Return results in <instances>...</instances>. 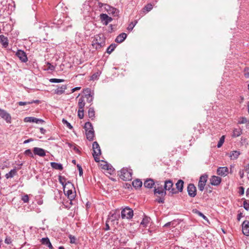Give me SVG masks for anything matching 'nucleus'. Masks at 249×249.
<instances>
[{"mask_svg": "<svg viewBox=\"0 0 249 249\" xmlns=\"http://www.w3.org/2000/svg\"><path fill=\"white\" fill-rule=\"evenodd\" d=\"M132 171L130 169L123 168L120 171V178L124 180L129 181L132 179Z\"/></svg>", "mask_w": 249, "mask_h": 249, "instance_id": "obj_1", "label": "nucleus"}, {"mask_svg": "<svg viewBox=\"0 0 249 249\" xmlns=\"http://www.w3.org/2000/svg\"><path fill=\"white\" fill-rule=\"evenodd\" d=\"M134 215L133 210L128 207H126L122 209L121 217L123 219L130 220L132 218Z\"/></svg>", "mask_w": 249, "mask_h": 249, "instance_id": "obj_2", "label": "nucleus"}, {"mask_svg": "<svg viewBox=\"0 0 249 249\" xmlns=\"http://www.w3.org/2000/svg\"><path fill=\"white\" fill-rule=\"evenodd\" d=\"M92 155L96 162L100 161L99 156L101 154L100 147L97 142H93L92 144Z\"/></svg>", "mask_w": 249, "mask_h": 249, "instance_id": "obj_3", "label": "nucleus"}, {"mask_svg": "<svg viewBox=\"0 0 249 249\" xmlns=\"http://www.w3.org/2000/svg\"><path fill=\"white\" fill-rule=\"evenodd\" d=\"M173 182L170 180H166L164 181V189L165 191H168L171 195L176 194L178 193L177 190L173 187Z\"/></svg>", "mask_w": 249, "mask_h": 249, "instance_id": "obj_4", "label": "nucleus"}, {"mask_svg": "<svg viewBox=\"0 0 249 249\" xmlns=\"http://www.w3.org/2000/svg\"><path fill=\"white\" fill-rule=\"evenodd\" d=\"M99 4L100 7H102L103 5H104L105 9L107 10L108 14L111 15L114 17H117L118 16L119 10L116 8L112 7L107 4H104L101 3H99Z\"/></svg>", "mask_w": 249, "mask_h": 249, "instance_id": "obj_5", "label": "nucleus"}, {"mask_svg": "<svg viewBox=\"0 0 249 249\" xmlns=\"http://www.w3.org/2000/svg\"><path fill=\"white\" fill-rule=\"evenodd\" d=\"M101 38L99 35L95 36L92 42V46L96 50L99 49L104 45V41H101Z\"/></svg>", "mask_w": 249, "mask_h": 249, "instance_id": "obj_6", "label": "nucleus"}, {"mask_svg": "<svg viewBox=\"0 0 249 249\" xmlns=\"http://www.w3.org/2000/svg\"><path fill=\"white\" fill-rule=\"evenodd\" d=\"M0 117L4 120L7 123H11L12 118L11 115L6 110L0 108Z\"/></svg>", "mask_w": 249, "mask_h": 249, "instance_id": "obj_7", "label": "nucleus"}, {"mask_svg": "<svg viewBox=\"0 0 249 249\" xmlns=\"http://www.w3.org/2000/svg\"><path fill=\"white\" fill-rule=\"evenodd\" d=\"M207 175H202L200 177L198 183V188L201 191H203L204 189L207 180Z\"/></svg>", "mask_w": 249, "mask_h": 249, "instance_id": "obj_8", "label": "nucleus"}, {"mask_svg": "<svg viewBox=\"0 0 249 249\" xmlns=\"http://www.w3.org/2000/svg\"><path fill=\"white\" fill-rule=\"evenodd\" d=\"M188 195L191 197H194L196 195V188L194 184L190 183L187 187Z\"/></svg>", "mask_w": 249, "mask_h": 249, "instance_id": "obj_9", "label": "nucleus"}, {"mask_svg": "<svg viewBox=\"0 0 249 249\" xmlns=\"http://www.w3.org/2000/svg\"><path fill=\"white\" fill-rule=\"evenodd\" d=\"M58 180L59 182L62 184L63 188H65V186H68V188H74L73 184L69 181L66 182V179L65 177L59 176L58 177Z\"/></svg>", "mask_w": 249, "mask_h": 249, "instance_id": "obj_10", "label": "nucleus"}, {"mask_svg": "<svg viewBox=\"0 0 249 249\" xmlns=\"http://www.w3.org/2000/svg\"><path fill=\"white\" fill-rule=\"evenodd\" d=\"M24 121L26 123H35L36 124L44 123V121L43 120L34 117H26L24 119Z\"/></svg>", "mask_w": 249, "mask_h": 249, "instance_id": "obj_11", "label": "nucleus"}, {"mask_svg": "<svg viewBox=\"0 0 249 249\" xmlns=\"http://www.w3.org/2000/svg\"><path fill=\"white\" fill-rule=\"evenodd\" d=\"M151 218L147 216H144L140 224V226L144 228L149 227L151 224Z\"/></svg>", "mask_w": 249, "mask_h": 249, "instance_id": "obj_12", "label": "nucleus"}, {"mask_svg": "<svg viewBox=\"0 0 249 249\" xmlns=\"http://www.w3.org/2000/svg\"><path fill=\"white\" fill-rule=\"evenodd\" d=\"M16 54L21 62H26L28 61L27 55L23 51L19 50L17 51Z\"/></svg>", "mask_w": 249, "mask_h": 249, "instance_id": "obj_13", "label": "nucleus"}, {"mask_svg": "<svg viewBox=\"0 0 249 249\" xmlns=\"http://www.w3.org/2000/svg\"><path fill=\"white\" fill-rule=\"evenodd\" d=\"M100 19L103 23L104 25H107L109 22L112 20V18L109 17L106 14H101L100 15Z\"/></svg>", "mask_w": 249, "mask_h": 249, "instance_id": "obj_14", "label": "nucleus"}, {"mask_svg": "<svg viewBox=\"0 0 249 249\" xmlns=\"http://www.w3.org/2000/svg\"><path fill=\"white\" fill-rule=\"evenodd\" d=\"M69 186H65V188H63L64 193L66 195H67L69 198L70 199H72L75 197V195L73 193L71 189L72 188H68Z\"/></svg>", "mask_w": 249, "mask_h": 249, "instance_id": "obj_15", "label": "nucleus"}, {"mask_svg": "<svg viewBox=\"0 0 249 249\" xmlns=\"http://www.w3.org/2000/svg\"><path fill=\"white\" fill-rule=\"evenodd\" d=\"M84 92L85 94L83 96L85 99H86L87 102L89 103H91L93 100V97L90 93V90L89 89H87L84 90Z\"/></svg>", "mask_w": 249, "mask_h": 249, "instance_id": "obj_16", "label": "nucleus"}, {"mask_svg": "<svg viewBox=\"0 0 249 249\" xmlns=\"http://www.w3.org/2000/svg\"><path fill=\"white\" fill-rule=\"evenodd\" d=\"M33 153L35 155H37L43 157L46 155V151L44 149L39 147H34L33 148Z\"/></svg>", "mask_w": 249, "mask_h": 249, "instance_id": "obj_17", "label": "nucleus"}, {"mask_svg": "<svg viewBox=\"0 0 249 249\" xmlns=\"http://www.w3.org/2000/svg\"><path fill=\"white\" fill-rule=\"evenodd\" d=\"M242 232L246 235H249V221L245 220L242 223Z\"/></svg>", "mask_w": 249, "mask_h": 249, "instance_id": "obj_18", "label": "nucleus"}, {"mask_svg": "<svg viewBox=\"0 0 249 249\" xmlns=\"http://www.w3.org/2000/svg\"><path fill=\"white\" fill-rule=\"evenodd\" d=\"M228 173L229 170L227 167H220L217 169V174L221 176L225 177Z\"/></svg>", "mask_w": 249, "mask_h": 249, "instance_id": "obj_19", "label": "nucleus"}, {"mask_svg": "<svg viewBox=\"0 0 249 249\" xmlns=\"http://www.w3.org/2000/svg\"><path fill=\"white\" fill-rule=\"evenodd\" d=\"M210 181L212 185L217 186L221 182V178L219 177L213 176L212 177Z\"/></svg>", "mask_w": 249, "mask_h": 249, "instance_id": "obj_20", "label": "nucleus"}, {"mask_svg": "<svg viewBox=\"0 0 249 249\" xmlns=\"http://www.w3.org/2000/svg\"><path fill=\"white\" fill-rule=\"evenodd\" d=\"M155 184V182L153 179L151 178H147L146 179L144 183L143 186L144 187L151 189L152 188Z\"/></svg>", "mask_w": 249, "mask_h": 249, "instance_id": "obj_21", "label": "nucleus"}, {"mask_svg": "<svg viewBox=\"0 0 249 249\" xmlns=\"http://www.w3.org/2000/svg\"><path fill=\"white\" fill-rule=\"evenodd\" d=\"M42 244L47 246L50 249H53V247L48 237L42 238L41 240Z\"/></svg>", "mask_w": 249, "mask_h": 249, "instance_id": "obj_22", "label": "nucleus"}, {"mask_svg": "<svg viewBox=\"0 0 249 249\" xmlns=\"http://www.w3.org/2000/svg\"><path fill=\"white\" fill-rule=\"evenodd\" d=\"M126 37V34L124 33H122L117 36V37L115 39V41L119 43H122L125 39Z\"/></svg>", "mask_w": 249, "mask_h": 249, "instance_id": "obj_23", "label": "nucleus"}, {"mask_svg": "<svg viewBox=\"0 0 249 249\" xmlns=\"http://www.w3.org/2000/svg\"><path fill=\"white\" fill-rule=\"evenodd\" d=\"M154 193L155 194H158L160 195L161 196H164L166 194V192L165 191L164 189H163L162 187H155V189L154 190Z\"/></svg>", "mask_w": 249, "mask_h": 249, "instance_id": "obj_24", "label": "nucleus"}, {"mask_svg": "<svg viewBox=\"0 0 249 249\" xmlns=\"http://www.w3.org/2000/svg\"><path fill=\"white\" fill-rule=\"evenodd\" d=\"M184 181L179 179L178 181V182L176 184V188L177 189L178 193V192H181L183 190V188Z\"/></svg>", "mask_w": 249, "mask_h": 249, "instance_id": "obj_25", "label": "nucleus"}, {"mask_svg": "<svg viewBox=\"0 0 249 249\" xmlns=\"http://www.w3.org/2000/svg\"><path fill=\"white\" fill-rule=\"evenodd\" d=\"M67 89L66 85H62L61 87H58L55 90L54 93L58 95L63 94L65 90Z\"/></svg>", "mask_w": 249, "mask_h": 249, "instance_id": "obj_26", "label": "nucleus"}, {"mask_svg": "<svg viewBox=\"0 0 249 249\" xmlns=\"http://www.w3.org/2000/svg\"><path fill=\"white\" fill-rule=\"evenodd\" d=\"M85 97L82 96L79 99L78 106L79 109H84V107L85 106Z\"/></svg>", "mask_w": 249, "mask_h": 249, "instance_id": "obj_27", "label": "nucleus"}, {"mask_svg": "<svg viewBox=\"0 0 249 249\" xmlns=\"http://www.w3.org/2000/svg\"><path fill=\"white\" fill-rule=\"evenodd\" d=\"M51 167L55 169L56 170H63V166L62 164L61 163L55 162H51Z\"/></svg>", "mask_w": 249, "mask_h": 249, "instance_id": "obj_28", "label": "nucleus"}, {"mask_svg": "<svg viewBox=\"0 0 249 249\" xmlns=\"http://www.w3.org/2000/svg\"><path fill=\"white\" fill-rule=\"evenodd\" d=\"M17 174V170L16 168L12 169L9 173L5 175L6 178H12Z\"/></svg>", "mask_w": 249, "mask_h": 249, "instance_id": "obj_29", "label": "nucleus"}, {"mask_svg": "<svg viewBox=\"0 0 249 249\" xmlns=\"http://www.w3.org/2000/svg\"><path fill=\"white\" fill-rule=\"evenodd\" d=\"M86 135L87 139L91 141L93 140V138L94 137V129L92 130L91 131H88V132H86Z\"/></svg>", "mask_w": 249, "mask_h": 249, "instance_id": "obj_30", "label": "nucleus"}, {"mask_svg": "<svg viewBox=\"0 0 249 249\" xmlns=\"http://www.w3.org/2000/svg\"><path fill=\"white\" fill-rule=\"evenodd\" d=\"M0 40L1 43L2 44L3 46L4 47H7L8 45V39L6 37H5L3 35L0 36Z\"/></svg>", "mask_w": 249, "mask_h": 249, "instance_id": "obj_31", "label": "nucleus"}, {"mask_svg": "<svg viewBox=\"0 0 249 249\" xmlns=\"http://www.w3.org/2000/svg\"><path fill=\"white\" fill-rule=\"evenodd\" d=\"M132 185L134 188H137L142 187V183L140 179H137L132 182Z\"/></svg>", "mask_w": 249, "mask_h": 249, "instance_id": "obj_32", "label": "nucleus"}, {"mask_svg": "<svg viewBox=\"0 0 249 249\" xmlns=\"http://www.w3.org/2000/svg\"><path fill=\"white\" fill-rule=\"evenodd\" d=\"M84 129L85 130L86 132L88 131H91L93 130V128L92 125L91 123L88 122H86L85 124Z\"/></svg>", "mask_w": 249, "mask_h": 249, "instance_id": "obj_33", "label": "nucleus"}, {"mask_svg": "<svg viewBox=\"0 0 249 249\" xmlns=\"http://www.w3.org/2000/svg\"><path fill=\"white\" fill-rule=\"evenodd\" d=\"M240 153L239 151H233L231 152L230 155V157L231 159L235 160L238 158L239 156L240 155Z\"/></svg>", "mask_w": 249, "mask_h": 249, "instance_id": "obj_34", "label": "nucleus"}, {"mask_svg": "<svg viewBox=\"0 0 249 249\" xmlns=\"http://www.w3.org/2000/svg\"><path fill=\"white\" fill-rule=\"evenodd\" d=\"M88 115L89 118L93 120L95 117V111L92 107H89L88 110Z\"/></svg>", "mask_w": 249, "mask_h": 249, "instance_id": "obj_35", "label": "nucleus"}, {"mask_svg": "<svg viewBox=\"0 0 249 249\" xmlns=\"http://www.w3.org/2000/svg\"><path fill=\"white\" fill-rule=\"evenodd\" d=\"M116 46H117L116 44H114V43L111 44L107 48V52L109 54L111 53L116 48Z\"/></svg>", "mask_w": 249, "mask_h": 249, "instance_id": "obj_36", "label": "nucleus"}, {"mask_svg": "<svg viewBox=\"0 0 249 249\" xmlns=\"http://www.w3.org/2000/svg\"><path fill=\"white\" fill-rule=\"evenodd\" d=\"M242 134V130L240 129H234L233 132L232 137H237Z\"/></svg>", "mask_w": 249, "mask_h": 249, "instance_id": "obj_37", "label": "nucleus"}, {"mask_svg": "<svg viewBox=\"0 0 249 249\" xmlns=\"http://www.w3.org/2000/svg\"><path fill=\"white\" fill-rule=\"evenodd\" d=\"M193 212L194 213H196L198 215L201 217L203 219L205 220H208L207 217L205 215H204L203 213H202L201 212L197 210L196 209L193 210Z\"/></svg>", "mask_w": 249, "mask_h": 249, "instance_id": "obj_38", "label": "nucleus"}, {"mask_svg": "<svg viewBox=\"0 0 249 249\" xmlns=\"http://www.w3.org/2000/svg\"><path fill=\"white\" fill-rule=\"evenodd\" d=\"M121 217L120 213H114L111 214L110 216V219H111L112 220H118L119 218Z\"/></svg>", "mask_w": 249, "mask_h": 249, "instance_id": "obj_39", "label": "nucleus"}, {"mask_svg": "<svg viewBox=\"0 0 249 249\" xmlns=\"http://www.w3.org/2000/svg\"><path fill=\"white\" fill-rule=\"evenodd\" d=\"M175 221H172L171 222H167L164 225L163 227L168 228V227H175Z\"/></svg>", "mask_w": 249, "mask_h": 249, "instance_id": "obj_40", "label": "nucleus"}, {"mask_svg": "<svg viewBox=\"0 0 249 249\" xmlns=\"http://www.w3.org/2000/svg\"><path fill=\"white\" fill-rule=\"evenodd\" d=\"M224 140H225V136H222L220 138V139L217 143V146L218 148H220L222 145V144H223V143L224 142Z\"/></svg>", "mask_w": 249, "mask_h": 249, "instance_id": "obj_41", "label": "nucleus"}, {"mask_svg": "<svg viewBox=\"0 0 249 249\" xmlns=\"http://www.w3.org/2000/svg\"><path fill=\"white\" fill-rule=\"evenodd\" d=\"M49 81L51 83H61L63 82L64 80L60 79L52 78L50 79Z\"/></svg>", "mask_w": 249, "mask_h": 249, "instance_id": "obj_42", "label": "nucleus"}, {"mask_svg": "<svg viewBox=\"0 0 249 249\" xmlns=\"http://www.w3.org/2000/svg\"><path fill=\"white\" fill-rule=\"evenodd\" d=\"M137 21H135L134 22H132L131 23H130L128 27H127V29L128 30H130V31H131L133 30V28L135 27V26L136 25V24H137Z\"/></svg>", "mask_w": 249, "mask_h": 249, "instance_id": "obj_43", "label": "nucleus"}, {"mask_svg": "<svg viewBox=\"0 0 249 249\" xmlns=\"http://www.w3.org/2000/svg\"><path fill=\"white\" fill-rule=\"evenodd\" d=\"M63 123L65 124L67 127H68L69 129H72V126L71 125V124L69 123L67 120H66L64 119H63L62 120Z\"/></svg>", "mask_w": 249, "mask_h": 249, "instance_id": "obj_44", "label": "nucleus"}, {"mask_svg": "<svg viewBox=\"0 0 249 249\" xmlns=\"http://www.w3.org/2000/svg\"><path fill=\"white\" fill-rule=\"evenodd\" d=\"M6 8V6H5L2 4V3L0 4V17L4 14V10Z\"/></svg>", "mask_w": 249, "mask_h": 249, "instance_id": "obj_45", "label": "nucleus"}, {"mask_svg": "<svg viewBox=\"0 0 249 249\" xmlns=\"http://www.w3.org/2000/svg\"><path fill=\"white\" fill-rule=\"evenodd\" d=\"M24 154L26 155L29 156L31 158H34V154L32 152L30 149L26 150L24 152Z\"/></svg>", "mask_w": 249, "mask_h": 249, "instance_id": "obj_46", "label": "nucleus"}, {"mask_svg": "<svg viewBox=\"0 0 249 249\" xmlns=\"http://www.w3.org/2000/svg\"><path fill=\"white\" fill-rule=\"evenodd\" d=\"M47 65L48 66L47 68L48 70H50L51 71H53L55 69V67L54 66L52 65L50 62H48L46 63Z\"/></svg>", "mask_w": 249, "mask_h": 249, "instance_id": "obj_47", "label": "nucleus"}, {"mask_svg": "<svg viewBox=\"0 0 249 249\" xmlns=\"http://www.w3.org/2000/svg\"><path fill=\"white\" fill-rule=\"evenodd\" d=\"M78 116L80 119H82L84 117V109H79L78 111Z\"/></svg>", "mask_w": 249, "mask_h": 249, "instance_id": "obj_48", "label": "nucleus"}, {"mask_svg": "<svg viewBox=\"0 0 249 249\" xmlns=\"http://www.w3.org/2000/svg\"><path fill=\"white\" fill-rule=\"evenodd\" d=\"M243 207L244 209L247 211L249 210V202L247 200H245L243 202Z\"/></svg>", "mask_w": 249, "mask_h": 249, "instance_id": "obj_49", "label": "nucleus"}, {"mask_svg": "<svg viewBox=\"0 0 249 249\" xmlns=\"http://www.w3.org/2000/svg\"><path fill=\"white\" fill-rule=\"evenodd\" d=\"M69 238L70 239V243L71 244H74L75 243L76 238L74 236H73L71 234H70L69 235Z\"/></svg>", "mask_w": 249, "mask_h": 249, "instance_id": "obj_50", "label": "nucleus"}, {"mask_svg": "<svg viewBox=\"0 0 249 249\" xmlns=\"http://www.w3.org/2000/svg\"><path fill=\"white\" fill-rule=\"evenodd\" d=\"M153 8V6L151 4H147L144 8V9L147 11H150Z\"/></svg>", "mask_w": 249, "mask_h": 249, "instance_id": "obj_51", "label": "nucleus"}, {"mask_svg": "<svg viewBox=\"0 0 249 249\" xmlns=\"http://www.w3.org/2000/svg\"><path fill=\"white\" fill-rule=\"evenodd\" d=\"M21 200L24 203H27L29 201V197L27 195H24L21 198Z\"/></svg>", "mask_w": 249, "mask_h": 249, "instance_id": "obj_52", "label": "nucleus"}, {"mask_svg": "<svg viewBox=\"0 0 249 249\" xmlns=\"http://www.w3.org/2000/svg\"><path fill=\"white\" fill-rule=\"evenodd\" d=\"M156 201L158 202L159 203H164V196L158 197V198H157L156 199Z\"/></svg>", "mask_w": 249, "mask_h": 249, "instance_id": "obj_53", "label": "nucleus"}, {"mask_svg": "<svg viewBox=\"0 0 249 249\" xmlns=\"http://www.w3.org/2000/svg\"><path fill=\"white\" fill-rule=\"evenodd\" d=\"M32 104V102H22V101H20V102H19L18 103V105L20 106H24V105H30V104Z\"/></svg>", "mask_w": 249, "mask_h": 249, "instance_id": "obj_54", "label": "nucleus"}, {"mask_svg": "<svg viewBox=\"0 0 249 249\" xmlns=\"http://www.w3.org/2000/svg\"><path fill=\"white\" fill-rule=\"evenodd\" d=\"M100 73L99 72L95 73L91 76V79L93 80L97 79Z\"/></svg>", "mask_w": 249, "mask_h": 249, "instance_id": "obj_55", "label": "nucleus"}, {"mask_svg": "<svg viewBox=\"0 0 249 249\" xmlns=\"http://www.w3.org/2000/svg\"><path fill=\"white\" fill-rule=\"evenodd\" d=\"M77 167L79 171V175L80 176H82L83 175V169H82L81 166L79 164H77Z\"/></svg>", "mask_w": 249, "mask_h": 249, "instance_id": "obj_56", "label": "nucleus"}, {"mask_svg": "<svg viewBox=\"0 0 249 249\" xmlns=\"http://www.w3.org/2000/svg\"><path fill=\"white\" fill-rule=\"evenodd\" d=\"M239 194L240 195H243L244 194V188L240 186L239 188Z\"/></svg>", "mask_w": 249, "mask_h": 249, "instance_id": "obj_57", "label": "nucleus"}, {"mask_svg": "<svg viewBox=\"0 0 249 249\" xmlns=\"http://www.w3.org/2000/svg\"><path fill=\"white\" fill-rule=\"evenodd\" d=\"M5 243L7 244H10L11 243V238L10 237H6L5 239Z\"/></svg>", "mask_w": 249, "mask_h": 249, "instance_id": "obj_58", "label": "nucleus"}, {"mask_svg": "<svg viewBox=\"0 0 249 249\" xmlns=\"http://www.w3.org/2000/svg\"><path fill=\"white\" fill-rule=\"evenodd\" d=\"M243 216V214L242 213H239L237 215V219L238 221H240V219L241 218V217H242Z\"/></svg>", "mask_w": 249, "mask_h": 249, "instance_id": "obj_59", "label": "nucleus"}, {"mask_svg": "<svg viewBox=\"0 0 249 249\" xmlns=\"http://www.w3.org/2000/svg\"><path fill=\"white\" fill-rule=\"evenodd\" d=\"M33 141V139L30 138V139H29L28 140L24 141L23 142V143L26 144V143H29L31 142H32Z\"/></svg>", "mask_w": 249, "mask_h": 249, "instance_id": "obj_60", "label": "nucleus"}, {"mask_svg": "<svg viewBox=\"0 0 249 249\" xmlns=\"http://www.w3.org/2000/svg\"><path fill=\"white\" fill-rule=\"evenodd\" d=\"M245 171L248 174H249V163L245 167Z\"/></svg>", "mask_w": 249, "mask_h": 249, "instance_id": "obj_61", "label": "nucleus"}, {"mask_svg": "<svg viewBox=\"0 0 249 249\" xmlns=\"http://www.w3.org/2000/svg\"><path fill=\"white\" fill-rule=\"evenodd\" d=\"M40 131L42 134H45L46 132V130L45 129H44L43 128L41 127V128H40Z\"/></svg>", "mask_w": 249, "mask_h": 249, "instance_id": "obj_62", "label": "nucleus"}, {"mask_svg": "<svg viewBox=\"0 0 249 249\" xmlns=\"http://www.w3.org/2000/svg\"><path fill=\"white\" fill-rule=\"evenodd\" d=\"M80 87H76V88H74L73 89H72L71 90V92H75V91L77 90H79L80 89Z\"/></svg>", "mask_w": 249, "mask_h": 249, "instance_id": "obj_63", "label": "nucleus"}, {"mask_svg": "<svg viewBox=\"0 0 249 249\" xmlns=\"http://www.w3.org/2000/svg\"><path fill=\"white\" fill-rule=\"evenodd\" d=\"M109 166L107 164H105L103 166V168L106 170H109Z\"/></svg>", "mask_w": 249, "mask_h": 249, "instance_id": "obj_64", "label": "nucleus"}]
</instances>
